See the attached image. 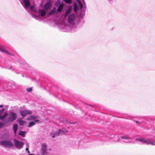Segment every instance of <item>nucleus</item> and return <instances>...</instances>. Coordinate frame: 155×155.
<instances>
[{
	"label": "nucleus",
	"mask_w": 155,
	"mask_h": 155,
	"mask_svg": "<svg viewBox=\"0 0 155 155\" xmlns=\"http://www.w3.org/2000/svg\"><path fill=\"white\" fill-rule=\"evenodd\" d=\"M5 109L3 108L0 111V115H2L4 113V111Z\"/></svg>",
	"instance_id": "28"
},
{
	"label": "nucleus",
	"mask_w": 155,
	"mask_h": 155,
	"mask_svg": "<svg viewBox=\"0 0 155 155\" xmlns=\"http://www.w3.org/2000/svg\"><path fill=\"white\" fill-rule=\"evenodd\" d=\"M41 154L40 155H47L46 149L47 146L45 144H42L41 146Z\"/></svg>",
	"instance_id": "11"
},
{
	"label": "nucleus",
	"mask_w": 155,
	"mask_h": 155,
	"mask_svg": "<svg viewBox=\"0 0 155 155\" xmlns=\"http://www.w3.org/2000/svg\"><path fill=\"white\" fill-rule=\"evenodd\" d=\"M3 107V105H0V108L2 107Z\"/></svg>",
	"instance_id": "33"
},
{
	"label": "nucleus",
	"mask_w": 155,
	"mask_h": 155,
	"mask_svg": "<svg viewBox=\"0 0 155 155\" xmlns=\"http://www.w3.org/2000/svg\"><path fill=\"white\" fill-rule=\"evenodd\" d=\"M19 124L20 126H22L24 124L25 122L22 120H18Z\"/></svg>",
	"instance_id": "25"
},
{
	"label": "nucleus",
	"mask_w": 155,
	"mask_h": 155,
	"mask_svg": "<svg viewBox=\"0 0 155 155\" xmlns=\"http://www.w3.org/2000/svg\"><path fill=\"white\" fill-rule=\"evenodd\" d=\"M27 90L28 92H30L32 90V88L31 87L29 88H27Z\"/></svg>",
	"instance_id": "31"
},
{
	"label": "nucleus",
	"mask_w": 155,
	"mask_h": 155,
	"mask_svg": "<svg viewBox=\"0 0 155 155\" xmlns=\"http://www.w3.org/2000/svg\"><path fill=\"white\" fill-rule=\"evenodd\" d=\"M68 131L63 128L62 130H59L56 133H54L52 136L53 138L55 137L56 136H58L61 135H62L63 134L66 133Z\"/></svg>",
	"instance_id": "7"
},
{
	"label": "nucleus",
	"mask_w": 155,
	"mask_h": 155,
	"mask_svg": "<svg viewBox=\"0 0 155 155\" xmlns=\"http://www.w3.org/2000/svg\"><path fill=\"white\" fill-rule=\"evenodd\" d=\"M12 66H11L10 68H8V69H11V68H12Z\"/></svg>",
	"instance_id": "35"
},
{
	"label": "nucleus",
	"mask_w": 155,
	"mask_h": 155,
	"mask_svg": "<svg viewBox=\"0 0 155 155\" xmlns=\"http://www.w3.org/2000/svg\"><path fill=\"white\" fill-rule=\"evenodd\" d=\"M5 125V124L0 122V128L2 127Z\"/></svg>",
	"instance_id": "29"
},
{
	"label": "nucleus",
	"mask_w": 155,
	"mask_h": 155,
	"mask_svg": "<svg viewBox=\"0 0 155 155\" xmlns=\"http://www.w3.org/2000/svg\"><path fill=\"white\" fill-rule=\"evenodd\" d=\"M32 16L38 20H41V18L38 16L33 15H32Z\"/></svg>",
	"instance_id": "26"
},
{
	"label": "nucleus",
	"mask_w": 155,
	"mask_h": 155,
	"mask_svg": "<svg viewBox=\"0 0 155 155\" xmlns=\"http://www.w3.org/2000/svg\"><path fill=\"white\" fill-rule=\"evenodd\" d=\"M20 1L21 4L25 8L28 10V8L29 6L30 3L29 0H23V1L21 0H19Z\"/></svg>",
	"instance_id": "9"
},
{
	"label": "nucleus",
	"mask_w": 155,
	"mask_h": 155,
	"mask_svg": "<svg viewBox=\"0 0 155 155\" xmlns=\"http://www.w3.org/2000/svg\"><path fill=\"white\" fill-rule=\"evenodd\" d=\"M38 118V117L37 116L33 115L28 117V120H34L35 122L38 123L39 122V119H37Z\"/></svg>",
	"instance_id": "14"
},
{
	"label": "nucleus",
	"mask_w": 155,
	"mask_h": 155,
	"mask_svg": "<svg viewBox=\"0 0 155 155\" xmlns=\"http://www.w3.org/2000/svg\"><path fill=\"white\" fill-rule=\"evenodd\" d=\"M135 140L147 144H151L155 145V140L153 139H148L146 138H137Z\"/></svg>",
	"instance_id": "1"
},
{
	"label": "nucleus",
	"mask_w": 155,
	"mask_h": 155,
	"mask_svg": "<svg viewBox=\"0 0 155 155\" xmlns=\"http://www.w3.org/2000/svg\"><path fill=\"white\" fill-rule=\"evenodd\" d=\"M77 1L78 4L79 5L81 10V13H80V16L81 17H82L84 15L85 11H83L82 10V9L83 6L84 7L85 9H86V4L84 0H83L82 1L83 5L82 4V3L81 2L80 0H77Z\"/></svg>",
	"instance_id": "2"
},
{
	"label": "nucleus",
	"mask_w": 155,
	"mask_h": 155,
	"mask_svg": "<svg viewBox=\"0 0 155 155\" xmlns=\"http://www.w3.org/2000/svg\"><path fill=\"white\" fill-rule=\"evenodd\" d=\"M14 145L17 148L21 149L23 147L24 145L23 142L19 141L16 139H14Z\"/></svg>",
	"instance_id": "5"
},
{
	"label": "nucleus",
	"mask_w": 155,
	"mask_h": 155,
	"mask_svg": "<svg viewBox=\"0 0 155 155\" xmlns=\"http://www.w3.org/2000/svg\"><path fill=\"white\" fill-rule=\"evenodd\" d=\"M30 9L31 11H33L34 12H37V10L35 8V6L34 5H33L31 6L30 8Z\"/></svg>",
	"instance_id": "24"
},
{
	"label": "nucleus",
	"mask_w": 155,
	"mask_h": 155,
	"mask_svg": "<svg viewBox=\"0 0 155 155\" xmlns=\"http://www.w3.org/2000/svg\"><path fill=\"white\" fill-rule=\"evenodd\" d=\"M28 151V153H30V152L29 151V150H28V151Z\"/></svg>",
	"instance_id": "34"
},
{
	"label": "nucleus",
	"mask_w": 155,
	"mask_h": 155,
	"mask_svg": "<svg viewBox=\"0 0 155 155\" xmlns=\"http://www.w3.org/2000/svg\"><path fill=\"white\" fill-rule=\"evenodd\" d=\"M76 19V17L74 14L70 15L68 18V21L69 23L71 24H74V21Z\"/></svg>",
	"instance_id": "8"
},
{
	"label": "nucleus",
	"mask_w": 155,
	"mask_h": 155,
	"mask_svg": "<svg viewBox=\"0 0 155 155\" xmlns=\"http://www.w3.org/2000/svg\"><path fill=\"white\" fill-rule=\"evenodd\" d=\"M56 8L55 7L53 8V9L51 10L49 13L48 14L49 15H51L54 14L56 13Z\"/></svg>",
	"instance_id": "19"
},
{
	"label": "nucleus",
	"mask_w": 155,
	"mask_h": 155,
	"mask_svg": "<svg viewBox=\"0 0 155 155\" xmlns=\"http://www.w3.org/2000/svg\"><path fill=\"white\" fill-rule=\"evenodd\" d=\"M26 132L20 130L19 133V135L23 137H25Z\"/></svg>",
	"instance_id": "21"
},
{
	"label": "nucleus",
	"mask_w": 155,
	"mask_h": 155,
	"mask_svg": "<svg viewBox=\"0 0 155 155\" xmlns=\"http://www.w3.org/2000/svg\"><path fill=\"white\" fill-rule=\"evenodd\" d=\"M26 145L27 146V147L25 149V150L26 151H28V150H29L28 147H29V144L28 143H27L26 144Z\"/></svg>",
	"instance_id": "30"
},
{
	"label": "nucleus",
	"mask_w": 155,
	"mask_h": 155,
	"mask_svg": "<svg viewBox=\"0 0 155 155\" xmlns=\"http://www.w3.org/2000/svg\"><path fill=\"white\" fill-rule=\"evenodd\" d=\"M51 6V4L50 1H48L44 5V8L46 10H48L50 8Z\"/></svg>",
	"instance_id": "13"
},
{
	"label": "nucleus",
	"mask_w": 155,
	"mask_h": 155,
	"mask_svg": "<svg viewBox=\"0 0 155 155\" xmlns=\"http://www.w3.org/2000/svg\"><path fill=\"white\" fill-rule=\"evenodd\" d=\"M28 155H34V154H29Z\"/></svg>",
	"instance_id": "36"
},
{
	"label": "nucleus",
	"mask_w": 155,
	"mask_h": 155,
	"mask_svg": "<svg viewBox=\"0 0 155 155\" xmlns=\"http://www.w3.org/2000/svg\"><path fill=\"white\" fill-rule=\"evenodd\" d=\"M35 122L34 121H31L30 122H29V123L28 125V127H31L35 124Z\"/></svg>",
	"instance_id": "23"
},
{
	"label": "nucleus",
	"mask_w": 155,
	"mask_h": 155,
	"mask_svg": "<svg viewBox=\"0 0 155 155\" xmlns=\"http://www.w3.org/2000/svg\"><path fill=\"white\" fill-rule=\"evenodd\" d=\"M136 123H138V121H136Z\"/></svg>",
	"instance_id": "38"
},
{
	"label": "nucleus",
	"mask_w": 155,
	"mask_h": 155,
	"mask_svg": "<svg viewBox=\"0 0 155 155\" xmlns=\"http://www.w3.org/2000/svg\"><path fill=\"white\" fill-rule=\"evenodd\" d=\"M74 11H76L79 9V6L76 3H74Z\"/></svg>",
	"instance_id": "22"
},
{
	"label": "nucleus",
	"mask_w": 155,
	"mask_h": 155,
	"mask_svg": "<svg viewBox=\"0 0 155 155\" xmlns=\"http://www.w3.org/2000/svg\"><path fill=\"white\" fill-rule=\"evenodd\" d=\"M72 10V6H69L63 15V16L66 18L71 13Z\"/></svg>",
	"instance_id": "10"
},
{
	"label": "nucleus",
	"mask_w": 155,
	"mask_h": 155,
	"mask_svg": "<svg viewBox=\"0 0 155 155\" xmlns=\"http://www.w3.org/2000/svg\"><path fill=\"white\" fill-rule=\"evenodd\" d=\"M64 2L67 4H70L72 2L71 0H64Z\"/></svg>",
	"instance_id": "27"
},
{
	"label": "nucleus",
	"mask_w": 155,
	"mask_h": 155,
	"mask_svg": "<svg viewBox=\"0 0 155 155\" xmlns=\"http://www.w3.org/2000/svg\"><path fill=\"white\" fill-rule=\"evenodd\" d=\"M18 128V125L17 124H15L13 126V130H14V133L16 134L17 130Z\"/></svg>",
	"instance_id": "17"
},
{
	"label": "nucleus",
	"mask_w": 155,
	"mask_h": 155,
	"mask_svg": "<svg viewBox=\"0 0 155 155\" xmlns=\"http://www.w3.org/2000/svg\"><path fill=\"white\" fill-rule=\"evenodd\" d=\"M107 1L109 3L112 4L113 2V0H107Z\"/></svg>",
	"instance_id": "32"
},
{
	"label": "nucleus",
	"mask_w": 155,
	"mask_h": 155,
	"mask_svg": "<svg viewBox=\"0 0 155 155\" xmlns=\"http://www.w3.org/2000/svg\"><path fill=\"white\" fill-rule=\"evenodd\" d=\"M17 118V115L14 112H11L9 113V115L8 120L10 122H12Z\"/></svg>",
	"instance_id": "4"
},
{
	"label": "nucleus",
	"mask_w": 155,
	"mask_h": 155,
	"mask_svg": "<svg viewBox=\"0 0 155 155\" xmlns=\"http://www.w3.org/2000/svg\"><path fill=\"white\" fill-rule=\"evenodd\" d=\"M0 144L5 147H13L12 143L8 140L2 141L0 142Z\"/></svg>",
	"instance_id": "3"
},
{
	"label": "nucleus",
	"mask_w": 155,
	"mask_h": 155,
	"mask_svg": "<svg viewBox=\"0 0 155 155\" xmlns=\"http://www.w3.org/2000/svg\"><path fill=\"white\" fill-rule=\"evenodd\" d=\"M8 115V114L7 112H5L4 113V115H0V119L1 120H3L5 118V117Z\"/></svg>",
	"instance_id": "18"
},
{
	"label": "nucleus",
	"mask_w": 155,
	"mask_h": 155,
	"mask_svg": "<svg viewBox=\"0 0 155 155\" xmlns=\"http://www.w3.org/2000/svg\"><path fill=\"white\" fill-rule=\"evenodd\" d=\"M121 139H124L126 140H127L123 141L126 143H129L130 142V141L129 140L131 139L127 135L121 136L120 137V138L118 139L117 141L118 142H121L122 141L121 140Z\"/></svg>",
	"instance_id": "6"
},
{
	"label": "nucleus",
	"mask_w": 155,
	"mask_h": 155,
	"mask_svg": "<svg viewBox=\"0 0 155 155\" xmlns=\"http://www.w3.org/2000/svg\"><path fill=\"white\" fill-rule=\"evenodd\" d=\"M20 113L23 117H24L27 115L31 114V111L29 110H21Z\"/></svg>",
	"instance_id": "12"
},
{
	"label": "nucleus",
	"mask_w": 155,
	"mask_h": 155,
	"mask_svg": "<svg viewBox=\"0 0 155 155\" xmlns=\"http://www.w3.org/2000/svg\"><path fill=\"white\" fill-rule=\"evenodd\" d=\"M39 13L40 15L44 16L46 14V12L44 10L41 9L40 10Z\"/></svg>",
	"instance_id": "16"
},
{
	"label": "nucleus",
	"mask_w": 155,
	"mask_h": 155,
	"mask_svg": "<svg viewBox=\"0 0 155 155\" xmlns=\"http://www.w3.org/2000/svg\"><path fill=\"white\" fill-rule=\"evenodd\" d=\"M64 6V4L63 3H61L59 5L58 9H57V12H60L61 11Z\"/></svg>",
	"instance_id": "15"
},
{
	"label": "nucleus",
	"mask_w": 155,
	"mask_h": 155,
	"mask_svg": "<svg viewBox=\"0 0 155 155\" xmlns=\"http://www.w3.org/2000/svg\"><path fill=\"white\" fill-rule=\"evenodd\" d=\"M55 6H58V5H57V4H55Z\"/></svg>",
	"instance_id": "37"
},
{
	"label": "nucleus",
	"mask_w": 155,
	"mask_h": 155,
	"mask_svg": "<svg viewBox=\"0 0 155 155\" xmlns=\"http://www.w3.org/2000/svg\"><path fill=\"white\" fill-rule=\"evenodd\" d=\"M0 50L3 52L12 55L8 52L5 50V48L3 47L0 46Z\"/></svg>",
	"instance_id": "20"
}]
</instances>
